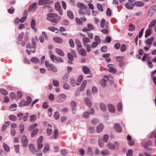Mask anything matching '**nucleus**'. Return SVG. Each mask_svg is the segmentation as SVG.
<instances>
[{"label": "nucleus", "instance_id": "obj_1", "mask_svg": "<svg viewBox=\"0 0 156 156\" xmlns=\"http://www.w3.org/2000/svg\"><path fill=\"white\" fill-rule=\"evenodd\" d=\"M47 19L52 23L57 24L60 21L61 17L55 13H49L47 15Z\"/></svg>", "mask_w": 156, "mask_h": 156}, {"label": "nucleus", "instance_id": "obj_2", "mask_svg": "<svg viewBox=\"0 0 156 156\" xmlns=\"http://www.w3.org/2000/svg\"><path fill=\"white\" fill-rule=\"evenodd\" d=\"M21 142L22 146L26 148L27 147L28 144V140L27 136L25 135H23L21 139Z\"/></svg>", "mask_w": 156, "mask_h": 156}, {"label": "nucleus", "instance_id": "obj_3", "mask_svg": "<svg viewBox=\"0 0 156 156\" xmlns=\"http://www.w3.org/2000/svg\"><path fill=\"white\" fill-rule=\"evenodd\" d=\"M156 11V4L153 5L149 9L147 12V15L150 17H152Z\"/></svg>", "mask_w": 156, "mask_h": 156}, {"label": "nucleus", "instance_id": "obj_4", "mask_svg": "<svg viewBox=\"0 0 156 156\" xmlns=\"http://www.w3.org/2000/svg\"><path fill=\"white\" fill-rule=\"evenodd\" d=\"M119 144L116 142H115L114 144L111 143L108 144L107 145V147L111 150H113L114 149L117 150L119 147Z\"/></svg>", "mask_w": 156, "mask_h": 156}, {"label": "nucleus", "instance_id": "obj_5", "mask_svg": "<svg viewBox=\"0 0 156 156\" xmlns=\"http://www.w3.org/2000/svg\"><path fill=\"white\" fill-rule=\"evenodd\" d=\"M57 101L58 102H62L65 101L66 98V95L64 94H61L58 95Z\"/></svg>", "mask_w": 156, "mask_h": 156}, {"label": "nucleus", "instance_id": "obj_6", "mask_svg": "<svg viewBox=\"0 0 156 156\" xmlns=\"http://www.w3.org/2000/svg\"><path fill=\"white\" fill-rule=\"evenodd\" d=\"M77 6L80 8V9H83L85 11H87L89 10L88 8L84 4L80 2H78L77 4Z\"/></svg>", "mask_w": 156, "mask_h": 156}, {"label": "nucleus", "instance_id": "obj_7", "mask_svg": "<svg viewBox=\"0 0 156 156\" xmlns=\"http://www.w3.org/2000/svg\"><path fill=\"white\" fill-rule=\"evenodd\" d=\"M154 38L152 37L150 38H148L145 41V43L147 45H148L151 46L153 41L154 40Z\"/></svg>", "mask_w": 156, "mask_h": 156}, {"label": "nucleus", "instance_id": "obj_8", "mask_svg": "<svg viewBox=\"0 0 156 156\" xmlns=\"http://www.w3.org/2000/svg\"><path fill=\"white\" fill-rule=\"evenodd\" d=\"M32 45L31 46L30 43H28L27 45L26 48H29V49H31L32 48L35 49L36 48V44L34 41V39L33 38L32 39Z\"/></svg>", "mask_w": 156, "mask_h": 156}, {"label": "nucleus", "instance_id": "obj_9", "mask_svg": "<svg viewBox=\"0 0 156 156\" xmlns=\"http://www.w3.org/2000/svg\"><path fill=\"white\" fill-rule=\"evenodd\" d=\"M125 6L127 9L132 10L133 9L134 4L132 3L128 2L125 4Z\"/></svg>", "mask_w": 156, "mask_h": 156}, {"label": "nucleus", "instance_id": "obj_10", "mask_svg": "<svg viewBox=\"0 0 156 156\" xmlns=\"http://www.w3.org/2000/svg\"><path fill=\"white\" fill-rule=\"evenodd\" d=\"M84 102L86 105L89 108H90L92 106V103L90 99L88 98H85L84 99Z\"/></svg>", "mask_w": 156, "mask_h": 156}, {"label": "nucleus", "instance_id": "obj_11", "mask_svg": "<svg viewBox=\"0 0 156 156\" xmlns=\"http://www.w3.org/2000/svg\"><path fill=\"white\" fill-rule=\"evenodd\" d=\"M112 64H109L108 65V66L109 68V71L112 73H115L117 72L116 69L113 67H112Z\"/></svg>", "mask_w": 156, "mask_h": 156}, {"label": "nucleus", "instance_id": "obj_12", "mask_svg": "<svg viewBox=\"0 0 156 156\" xmlns=\"http://www.w3.org/2000/svg\"><path fill=\"white\" fill-rule=\"evenodd\" d=\"M142 146L145 148H147L149 146H151L152 143L150 141H148L147 142H143L142 143Z\"/></svg>", "mask_w": 156, "mask_h": 156}, {"label": "nucleus", "instance_id": "obj_13", "mask_svg": "<svg viewBox=\"0 0 156 156\" xmlns=\"http://www.w3.org/2000/svg\"><path fill=\"white\" fill-rule=\"evenodd\" d=\"M83 44L84 46H86L87 44V43L90 42V39L87 37H84L82 38Z\"/></svg>", "mask_w": 156, "mask_h": 156}, {"label": "nucleus", "instance_id": "obj_14", "mask_svg": "<svg viewBox=\"0 0 156 156\" xmlns=\"http://www.w3.org/2000/svg\"><path fill=\"white\" fill-rule=\"evenodd\" d=\"M114 127L115 129L118 132H121L122 131V129L120 125L117 123L114 124Z\"/></svg>", "mask_w": 156, "mask_h": 156}, {"label": "nucleus", "instance_id": "obj_15", "mask_svg": "<svg viewBox=\"0 0 156 156\" xmlns=\"http://www.w3.org/2000/svg\"><path fill=\"white\" fill-rule=\"evenodd\" d=\"M152 32V29L150 28H148L146 30L145 34V37L147 38L150 35Z\"/></svg>", "mask_w": 156, "mask_h": 156}, {"label": "nucleus", "instance_id": "obj_16", "mask_svg": "<svg viewBox=\"0 0 156 156\" xmlns=\"http://www.w3.org/2000/svg\"><path fill=\"white\" fill-rule=\"evenodd\" d=\"M82 70L83 73L86 74H88L90 72V70L89 69L85 66H83Z\"/></svg>", "mask_w": 156, "mask_h": 156}, {"label": "nucleus", "instance_id": "obj_17", "mask_svg": "<svg viewBox=\"0 0 156 156\" xmlns=\"http://www.w3.org/2000/svg\"><path fill=\"white\" fill-rule=\"evenodd\" d=\"M51 126L50 124H48V128L47 129V134L48 136H50L52 133Z\"/></svg>", "mask_w": 156, "mask_h": 156}, {"label": "nucleus", "instance_id": "obj_18", "mask_svg": "<svg viewBox=\"0 0 156 156\" xmlns=\"http://www.w3.org/2000/svg\"><path fill=\"white\" fill-rule=\"evenodd\" d=\"M53 39L55 42L58 43H61L63 42L62 39L58 37H54Z\"/></svg>", "mask_w": 156, "mask_h": 156}, {"label": "nucleus", "instance_id": "obj_19", "mask_svg": "<svg viewBox=\"0 0 156 156\" xmlns=\"http://www.w3.org/2000/svg\"><path fill=\"white\" fill-rule=\"evenodd\" d=\"M55 51L56 53L58 55L61 56H64V54L63 51L59 48H56L55 49Z\"/></svg>", "mask_w": 156, "mask_h": 156}, {"label": "nucleus", "instance_id": "obj_20", "mask_svg": "<svg viewBox=\"0 0 156 156\" xmlns=\"http://www.w3.org/2000/svg\"><path fill=\"white\" fill-rule=\"evenodd\" d=\"M28 147L32 153H34L36 152L35 147L33 144H29L28 146Z\"/></svg>", "mask_w": 156, "mask_h": 156}, {"label": "nucleus", "instance_id": "obj_21", "mask_svg": "<svg viewBox=\"0 0 156 156\" xmlns=\"http://www.w3.org/2000/svg\"><path fill=\"white\" fill-rule=\"evenodd\" d=\"M36 25V22L35 20L33 19L31 23V28L33 29L34 31L36 32L37 31V29L35 28V26Z\"/></svg>", "mask_w": 156, "mask_h": 156}, {"label": "nucleus", "instance_id": "obj_22", "mask_svg": "<svg viewBox=\"0 0 156 156\" xmlns=\"http://www.w3.org/2000/svg\"><path fill=\"white\" fill-rule=\"evenodd\" d=\"M108 109L109 111L112 113H114L115 111V108L114 106L112 104H109L108 105Z\"/></svg>", "mask_w": 156, "mask_h": 156}, {"label": "nucleus", "instance_id": "obj_23", "mask_svg": "<svg viewBox=\"0 0 156 156\" xmlns=\"http://www.w3.org/2000/svg\"><path fill=\"white\" fill-rule=\"evenodd\" d=\"M23 13L24 16L20 20V22L21 23L24 22L26 19L27 16V11H24Z\"/></svg>", "mask_w": 156, "mask_h": 156}, {"label": "nucleus", "instance_id": "obj_24", "mask_svg": "<svg viewBox=\"0 0 156 156\" xmlns=\"http://www.w3.org/2000/svg\"><path fill=\"white\" fill-rule=\"evenodd\" d=\"M49 54L51 59L52 62H54V60L55 59V57H56V56L53 54L52 51L51 50H49Z\"/></svg>", "mask_w": 156, "mask_h": 156}, {"label": "nucleus", "instance_id": "obj_25", "mask_svg": "<svg viewBox=\"0 0 156 156\" xmlns=\"http://www.w3.org/2000/svg\"><path fill=\"white\" fill-rule=\"evenodd\" d=\"M103 128V125L102 123H100L98 125L97 127V132L99 133L101 132Z\"/></svg>", "mask_w": 156, "mask_h": 156}, {"label": "nucleus", "instance_id": "obj_26", "mask_svg": "<svg viewBox=\"0 0 156 156\" xmlns=\"http://www.w3.org/2000/svg\"><path fill=\"white\" fill-rule=\"evenodd\" d=\"M99 106L101 109L103 111H105L106 109V106L103 103L101 102L100 103Z\"/></svg>", "mask_w": 156, "mask_h": 156}, {"label": "nucleus", "instance_id": "obj_27", "mask_svg": "<svg viewBox=\"0 0 156 156\" xmlns=\"http://www.w3.org/2000/svg\"><path fill=\"white\" fill-rule=\"evenodd\" d=\"M87 81L86 80H84L83 81V83L81 84L80 87V90L81 91H83L84 89L87 85Z\"/></svg>", "mask_w": 156, "mask_h": 156}, {"label": "nucleus", "instance_id": "obj_28", "mask_svg": "<svg viewBox=\"0 0 156 156\" xmlns=\"http://www.w3.org/2000/svg\"><path fill=\"white\" fill-rule=\"evenodd\" d=\"M134 5L138 7H142L144 5V3L141 1H137L135 2Z\"/></svg>", "mask_w": 156, "mask_h": 156}, {"label": "nucleus", "instance_id": "obj_29", "mask_svg": "<svg viewBox=\"0 0 156 156\" xmlns=\"http://www.w3.org/2000/svg\"><path fill=\"white\" fill-rule=\"evenodd\" d=\"M67 16L68 17L71 19L74 18V16L73 12L71 10H68L67 12Z\"/></svg>", "mask_w": 156, "mask_h": 156}, {"label": "nucleus", "instance_id": "obj_30", "mask_svg": "<svg viewBox=\"0 0 156 156\" xmlns=\"http://www.w3.org/2000/svg\"><path fill=\"white\" fill-rule=\"evenodd\" d=\"M79 53L83 56H85L86 55V52L85 49H81L78 50Z\"/></svg>", "mask_w": 156, "mask_h": 156}, {"label": "nucleus", "instance_id": "obj_31", "mask_svg": "<svg viewBox=\"0 0 156 156\" xmlns=\"http://www.w3.org/2000/svg\"><path fill=\"white\" fill-rule=\"evenodd\" d=\"M58 136V132L57 129H55L54 131L53 138L54 139H57Z\"/></svg>", "mask_w": 156, "mask_h": 156}, {"label": "nucleus", "instance_id": "obj_32", "mask_svg": "<svg viewBox=\"0 0 156 156\" xmlns=\"http://www.w3.org/2000/svg\"><path fill=\"white\" fill-rule=\"evenodd\" d=\"M17 105L16 104H13L11 105L9 107V109L11 111H15L16 110Z\"/></svg>", "mask_w": 156, "mask_h": 156}, {"label": "nucleus", "instance_id": "obj_33", "mask_svg": "<svg viewBox=\"0 0 156 156\" xmlns=\"http://www.w3.org/2000/svg\"><path fill=\"white\" fill-rule=\"evenodd\" d=\"M3 147L4 150L5 151L7 152H9L10 151L9 147L7 144L4 143Z\"/></svg>", "mask_w": 156, "mask_h": 156}, {"label": "nucleus", "instance_id": "obj_34", "mask_svg": "<svg viewBox=\"0 0 156 156\" xmlns=\"http://www.w3.org/2000/svg\"><path fill=\"white\" fill-rule=\"evenodd\" d=\"M83 77L82 75L80 76L77 80L76 85H79L80 84V82H82L83 80Z\"/></svg>", "mask_w": 156, "mask_h": 156}, {"label": "nucleus", "instance_id": "obj_35", "mask_svg": "<svg viewBox=\"0 0 156 156\" xmlns=\"http://www.w3.org/2000/svg\"><path fill=\"white\" fill-rule=\"evenodd\" d=\"M30 61L34 63H37L40 62L39 59L36 57H33L30 59Z\"/></svg>", "mask_w": 156, "mask_h": 156}, {"label": "nucleus", "instance_id": "obj_36", "mask_svg": "<svg viewBox=\"0 0 156 156\" xmlns=\"http://www.w3.org/2000/svg\"><path fill=\"white\" fill-rule=\"evenodd\" d=\"M156 23V19H154L152 20L150 23L148 25V28H151Z\"/></svg>", "mask_w": 156, "mask_h": 156}, {"label": "nucleus", "instance_id": "obj_37", "mask_svg": "<svg viewBox=\"0 0 156 156\" xmlns=\"http://www.w3.org/2000/svg\"><path fill=\"white\" fill-rule=\"evenodd\" d=\"M48 29L52 32H55L56 33H57L58 31V30L56 28L53 27H48Z\"/></svg>", "mask_w": 156, "mask_h": 156}, {"label": "nucleus", "instance_id": "obj_38", "mask_svg": "<svg viewBox=\"0 0 156 156\" xmlns=\"http://www.w3.org/2000/svg\"><path fill=\"white\" fill-rule=\"evenodd\" d=\"M50 0H39L38 5H42L47 3Z\"/></svg>", "mask_w": 156, "mask_h": 156}, {"label": "nucleus", "instance_id": "obj_39", "mask_svg": "<svg viewBox=\"0 0 156 156\" xmlns=\"http://www.w3.org/2000/svg\"><path fill=\"white\" fill-rule=\"evenodd\" d=\"M69 76V74L68 73H66L64 75L62 78L63 82H65L68 81Z\"/></svg>", "mask_w": 156, "mask_h": 156}, {"label": "nucleus", "instance_id": "obj_40", "mask_svg": "<svg viewBox=\"0 0 156 156\" xmlns=\"http://www.w3.org/2000/svg\"><path fill=\"white\" fill-rule=\"evenodd\" d=\"M89 11L87 12L85 11L83 9H79V13L82 16H84L86 14V12H88Z\"/></svg>", "mask_w": 156, "mask_h": 156}, {"label": "nucleus", "instance_id": "obj_41", "mask_svg": "<svg viewBox=\"0 0 156 156\" xmlns=\"http://www.w3.org/2000/svg\"><path fill=\"white\" fill-rule=\"evenodd\" d=\"M37 5V3L34 2L30 6L29 9L30 10H32V9H35L36 8Z\"/></svg>", "mask_w": 156, "mask_h": 156}, {"label": "nucleus", "instance_id": "obj_42", "mask_svg": "<svg viewBox=\"0 0 156 156\" xmlns=\"http://www.w3.org/2000/svg\"><path fill=\"white\" fill-rule=\"evenodd\" d=\"M124 57L123 56H117L115 57V59L117 61L120 62L123 61Z\"/></svg>", "mask_w": 156, "mask_h": 156}, {"label": "nucleus", "instance_id": "obj_43", "mask_svg": "<svg viewBox=\"0 0 156 156\" xmlns=\"http://www.w3.org/2000/svg\"><path fill=\"white\" fill-rule=\"evenodd\" d=\"M36 119V116L35 115H32L30 117V120L31 122H34Z\"/></svg>", "mask_w": 156, "mask_h": 156}, {"label": "nucleus", "instance_id": "obj_44", "mask_svg": "<svg viewBox=\"0 0 156 156\" xmlns=\"http://www.w3.org/2000/svg\"><path fill=\"white\" fill-rule=\"evenodd\" d=\"M101 154L103 156L109 155L110 154L109 151L108 150H103L101 152Z\"/></svg>", "mask_w": 156, "mask_h": 156}, {"label": "nucleus", "instance_id": "obj_45", "mask_svg": "<svg viewBox=\"0 0 156 156\" xmlns=\"http://www.w3.org/2000/svg\"><path fill=\"white\" fill-rule=\"evenodd\" d=\"M75 42L77 46V47L79 48H80L82 47V44L80 41L78 39H75Z\"/></svg>", "mask_w": 156, "mask_h": 156}, {"label": "nucleus", "instance_id": "obj_46", "mask_svg": "<svg viewBox=\"0 0 156 156\" xmlns=\"http://www.w3.org/2000/svg\"><path fill=\"white\" fill-rule=\"evenodd\" d=\"M101 85L103 87H105L106 86V80L105 79H103L101 80L100 82Z\"/></svg>", "mask_w": 156, "mask_h": 156}, {"label": "nucleus", "instance_id": "obj_47", "mask_svg": "<svg viewBox=\"0 0 156 156\" xmlns=\"http://www.w3.org/2000/svg\"><path fill=\"white\" fill-rule=\"evenodd\" d=\"M32 101V99L31 97L27 96V101L26 102V105H29Z\"/></svg>", "mask_w": 156, "mask_h": 156}, {"label": "nucleus", "instance_id": "obj_48", "mask_svg": "<svg viewBox=\"0 0 156 156\" xmlns=\"http://www.w3.org/2000/svg\"><path fill=\"white\" fill-rule=\"evenodd\" d=\"M76 106V103L74 101L71 102V106L72 110H75Z\"/></svg>", "mask_w": 156, "mask_h": 156}, {"label": "nucleus", "instance_id": "obj_49", "mask_svg": "<svg viewBox=\"0 0 156 156\" xmlns=\"http://www.w3.org/2000/svg\"><path fill=\"white\" fill-rule=\"evenodd\" d=\"M9 123L10 122L9 121L6 122L5 123V124H7V125L5 124L3 126L2 129V131H3L6 129V128L8 127L9 124Z\"/></svg>", "mask_w": 156, "mask_h": 156}, {"label": "nucleus", "instance_id": "obj_50", "mask_svg": "<svg viewBox=\"0 0 156 156\" xmlns=\"http://www.w3.org/2000/svg\"><path fill=\"white\" fill-rule=\"evenodd\" d=\"M48 69L50 71L52 70L54 72H57V69L53 65L50 68H48Z\"/></svg>", "mask_w": 156, "mask_h": 156}, {"label": "nucleus", "instance_id": "obj_51", "mask_svg": "<svg viewBox=\"0 0 156 156\" xmlns=\"http://www.w3.org/2000/svg\"><path fill=\"white\" fill-rule=\"evenodd\" d=\"M9 119L11 121H14L16 120L17 118L14 115H10L9 116Z\"/></svg>", "mask_w": 156, "mask_h": 156}, {"label": "nucleus", "instance_id": "obj_52", "mask_svg": "<svg viewBox=\"0 0 156 156\" xmlns=\"http://www.w3.org/2000/svg\"><path fill=\"white\" fill-rule=\"evenodd\" d=\"M55 7L56 10H59L61 9L60 5L58 2H56L55 5Z\"/></svg>", "mask_w": 156, "mask_h": 156}, {"label": "nucleus", "instance_id": "obj_53", "mask_svg": "<svg viewBox=\"0 0 156 156\" xmlns=\"http://www.w3.org/2000/svg\"><path fill=\"white\" fill-rule=\"evenodd\" d=\"M14 148L15 152L17 153H19V152L20 146L19 145H15Z\"/></svg>", "mask_w": 156, "mask_h": 156}, {"label": "nucleus", "instance_id": "obj_54", "mask_svg": "<svg viewBox=\"0 0 156 156\" xmlns=\"http://www.w3.org/2000/svg\"><path fill=\"white\" fill-rule=\"evenodd\" d=\"M133 154V150L131 149H129L126 153V156H132Z\"/></svg>", "mask_w": 156, "mask_h": 156}, {"label": "nucleus", "instance_id": "obj_55", "mask_svg": "<svg viewBox=\"0 0 156 156\" xmlns=\"http://www.w3.org/2000/svg\"><path fill=\"white\" fill-rule=\"evenodd\" d=\"M38 131V129H34L31 133V136L33 137L35 136L37 133Z\"/></svg>", "mask_w": 156, "mask_h": 156}, {"label": "nucleus", "instance_id": "obj_56", "mask_svg": "<svg viewBox=\"0 0 156 156\" xmlns=\"http://www.w3.org/2000/svg\"><path fill=\"white\" fill-rule=\"evenodd\" d=\"M126 49V46L124 44H122L121 46H120V51L121 52H124Z\"/></svg>", "mask_w": 156, "mask_h": 156}, {"label": "nucleus", "instance_id": "obj_57", "mask_svg": "<svg viewBox=\"0 0 156 156\" xmlns=\"http://www.w3.org/2000/svg\"><path fill=\"white\" fill-rule=\"evenodd\" d=\"M37 126V124L36 123H34L30 126L28 128V130L31 131L34 128L36 127Z\"/></svg>", "mask_w": 156, "mask_h": 156}, {"label": "nucleus", "instance_id": "obj_58", "mask_svg": "<svg viewBox=\"0 0 156 156\" xmlns=\"http://www.w3.org/2000/svg\"><path fill=\"white\" fill-rule=\"evenodd\" d=\"M49 145L48 144H46L44 147V149L43 151V153H46L49 150Z\"/></svg>", "mask_w": 156, "mask_h": 156}, {"label": "nucleus", "instance_id": "obj_59", "mask_svg": "<svg viewBox=\"0 0 156 156\" xmlns=\"http://www.w3.org/2000/svg\"><path fill=\"white\" fill-rule=\"evenodd\" d=\"M94 40L95 42H98L99 44H100L101 40L100 37L96 35L94 37Z\"/></svg>", "mask_w": 156, "mask_h": 156}, {"label": "nucleus", "instance_id": "obj_60", "mask_svg": "<svg viewBox=\"0 0 156 156\" xmlns=\"http://www.w3.org/2000/svg\"><path fill=\"white\" fill-rule=\"evenodd\" d=\"M45 64L46 67L48 68H50L53 65V64L50 63L49 62L47 61H45Z\"/></svg>", "mask_w": 156, "mask_h": 156}, {"label": "nucleus", "instance_id": "obj_61", "mask_svg": "<svg viewBox=\"0 0 156 156\" xmlns=\"http://www.w3.org/2000/svg\"><path fill=\"white\" fill-rule=\"evenodd\" d=\"M0 92L2 94L4 95H7L8 93L7 91L3 88H1L0 89Z\"/></svg>", "mask_w": 156, "mask_h": 156}, {"label": "nucleus", "instance_id": "obj_62", "mask_svg": "<svg viewBox=\"0 0 156 156\" xmlns=\"http://www.w3.org/2000/svg\"><path fill=\"white\" fill-rule=\"evenodd\" d=\"M89 115L88 112H85L83 114L82 116L83 118H88L89 117Z\"/></svg>", "mask_w": 156, "mask_h": 156}, {"label": "nucleus", "instance_id": "obj_63", "mask_svg": "<svg viewBox=\"0 0 156 156\" xmlns=\"http://www.w3.org/2000/svg\"><path fill=\"white\" fill-rule=\"evenodd\" d=\"M87 154L90 156H93L92 150L90 147H88L87 150Z\"/></svg>", "mask_w": 156, "mask_h": 156}, {"label": "nucleus", "instance_id": "obj_64", "mask_svg": "<svg viewBox=\"0 0 156 156\" xmlns=\"http://www.w3.org/2000/svg\"><path fill=\"white\" fill-rule=\"evenodd\" d=\"M98 144L100 147H104V143L101 140V139L99 138L98 139Z\"/></svg>", "mask_w": 156, "mask_h": 156}]
</instances>
